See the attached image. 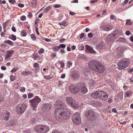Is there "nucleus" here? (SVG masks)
Masks as SVG:
<instances>
[{"label":"nucleus","instance_id":"c03bdc74","mask_svg":"<svg viewBox=\"0 0 133 133\" xmlns=\"http://www.w3.org/2000/svg\"><path fill=\"white\" fill-rule=\"evenodd\" d=\"M20 19L24 21L26 19V17L25 16H22L21 17Z\"/></svg>","mask_w":133,"mask_h":133},{"label":"nucleus","instance_id":"20e7f679","mask_svg":"<svg viewBox=\"0 0 133 133\" xmlns=\"http://www.w3.org/2000/svg\"><path fill=\"white\" fill-rule=\"evenodd\" d=\"M41 101V99L38 96H36L33 99L30 100L29 102L31 104V106L34 109H35L37 107L38 104Z\"/></svg>","mask_w":133,"mask_h":133},{"label":"nucleus","instance_id":"0eeeda50","mask_svg":"<svg viewBox=\"0 0 133 133\" xmlns=\"http://www.w3.org/2000/svg\"><path fill=\"white\" fill-rule=\"evenodd\" d=\"M79 83L77 85L71 84L69 88V90L72 93L75 94L78 93L79 91Z\"/></svg>","mask_w":133,"mask_h":133},{"label":"nucleus","instance_id":"f3484780","mask_svg":"<svg viewBox=\"0 0 133 133\" xmlns=\"http://www.w3.org/2000/svg\"><path fill=\"white\" fill-rule=\"evenodd\" d=\"M74 99L70 97H67L65 98V101L66 103L70 106Z\"/></svg>","mask_w":133,"mask_h":133},{"label":"nucleus","instance_id":"a878e982","mask_svg":"<svg viewBox=\"0 0 133 133\" xmlns=\"http://www.w3.org/2000/svg\"><path fill=\"white\" fill-rule=\"evenodd\" d=\"M31 74V72L29 71H25L21 73V74L22 75H23L24 76H26L27 75L29 74Z\"/></svg>","mask_w":133,"mask_h":133},{"label":"nucleus","instance_id":"f8f14e48","mask_svg":"<svg viewBox=\"0 0 133 133\" xmlns=\"http://www.w3.org/2000/svg\"><path fill=\"white\" fill-rule=\"evenodd\" d=\"M115 35L113 34H110L107 37V40L108 42H111L114 41Z\"/></svg>","mask_w":133,"mask_h":133},{"label":"nucleus","instance_id":"4be33fe9","mask_svg":"<svg viewBox=\"0 0 133 133\" xmlns=\"http://www.w3.org/2000/svg\"><path fill=\"white\" fill-rule=\"evenodd\" d=\"M71 76L74 79H76L78 77V73L75 71H73L71 74Z\"/></svg>","mask_w":133,"mask_h":133},{"label":"nucleus","instance_id":"8fccbe9b","mask_svg":"<svg viewBox=\"0 0 133 133\" xmlns=\"http://www.w3.org/2000/svg\"><path fill=\"white\" fill-rule=\"evenodd\" d=\"M36 28V33L38 35H39V33L38 31V28L37 27H35Z\"/></svg>","mask_w":133,"mask_h":133},{"label":"nucleus","instance_id":"c85d7f7f","mask_svg":"<svg viewBox=\"0 0 133 133\" xmlns=\"http://www.w3.org/2000/svg\"><path fill=\"white\" fill-rule=\"evenodd\" d=\"M132 24V22H131L129 19H127L126 21L125 24L126 25H131Z\"/></svg>","mask_w":133,"mask_h":133},{"label":"nucleus","instance_id":"49530a36","mask_svg":"<svg viewBox=\"0 0 133 133\" xmlns=\"http://www.w3.org/2000/svg\"><path fill=\"white\" fill-rule=\"evenodd\" d=\"M116 17L113 15H111L110 16V18L112 19L115 20L116 19Z\"/></svg>","mask_w":133,"mask_h":133},{"label":"nucleus","instance_id":"a18cd8bd","mask_svg":"<svg viewBox=\"0 0 133 133\" xmlns=\"http://www.w3.org/2000/svg\"><path fill=\"white\" fill-rule=\"evenodd\" d=\"M88 36L89 38H91L93 37V35L92 33L90 32L88 34Z\"/></svg>","mask_w":133,"mask_h":133},{"label":"nucleus","instance_id":"c9c22d12","mask_svg":"<svg viewBox=\"0 0 133 133\" xmlns=\"http://www.w3.org/2000/svg\"><path fill=\"white\" fill-rule=\"evenodd\" d=\"M31 3L33 6H35L37 4L36 0H32Z\"/></svg>","mask_w":133,"mask_h":133},{"label":"nucleus","instance_id":"7c9ffc66","mask_svg":"<svg viewBox=\"0 0 133 133\" xmlns=\"http://www.w3.org/2000/svg\"><path fill=\"white\" fill-rule=\"evenodd\" d=\"M11 37V38H11L14 41L16 39V36L15 35H12L11 36H10L9 37Z\"/></svg>","mask_w":133,"mask_h":133},{"label":"nucleus","instance_id":"bf43d9fd","mask_svg":"<svg viewBox=\"0 0 133 133\" xmlns=\"http://www.w3.org/2000/svg\"><path fill=\"white\" fill-rule=\"evenodd\" d=\"M1 68L2 70H5L6 69V67L4 66H2L1 67Z\"/></svg>","mask_w":133,"mask_h":133},{"label":"nucleus","instance_id":"72a5a7b5","mask_svg":"<svg viewBox=\"0 0 133 133\" xmlns=\"http://www.w3.org/2000/svg\"><path fill=\"white\" fill-rule=\"evenodd\" d=\"M38 56L37 54H34L32 56V58L35 59H36L38 57Z\"/></svg>","mask_w":133,"mask_h":133},{"label":"nucleus","instance_id":"39448f33","mask_svg":"<svg viewBox=\"0 0 133 133\" xmlns=\"http://www.w3.org/2000/svg\"><path fill=\"white\" fill-rule=\"evenodd\" d=\"M85 116L88 117V118L91 120H95L97 118L96 114L92 110H88L85 112Z\"/></svg>","mask_w":133,"mask_h":133},{"label":"nucleus","instance_id":"1a4fd4ad","mask_svg":"<svg viewBox=\"0 0 133 133\" xmlns=\"http://www.w3.org/2000/svg\"><path fill=\"white\" fill-rule=\"evenodd\" d=\"M102 91L100 90L98 91L92 93L91 95V98L95 99L100 100Z\"/></svg>","mask_w":133,"mask_h":133},{"label":"nucleus","instance_id":"58836bf2","mask_svg":"<svg viewBox=\"0 0 133 133\" xmlns=\"http://www.w3.org/2000/svg\"><path fill=\"white\" fill-rule=\"evenodd\" d=\"M22 33L24 36H26L27 35L26 32L24 30H23Z\"/></svg>","mask_w":133,"mask_h":133},{"label":"nucleus","instance_id":"9d476101","mask_svg":"<svg viewBox=\"0 0 133 133\" xmlns=\"http://www.w3.org/2000/svg\"><path fill=\"white\" fill-rule=\"evenodd\" d=\"M79 88L80 89L79 91L83 94L86 93L88 91L87 89L86 88L85 85L83 83H79Z\"/></svg>","mask_w":133,"mask_h":133},{"label":"nucleus","instance_id":"412c9836","mask_svg":"<svg viewBox=\"0 0 133 133\" xmlns=\"http://www.w3.org/2000/svg\"><path fill=\"white\" fill-rule=\"evenodd\" d=\"M41 124L38 125L36 126L34 128L35 131L38 132L42 133Z\"/></svg>","mask_w":133,"mask_h":133},{"label":"nucleus","instance_id":"6e6d98bb","mask_svg":"<svg viewBox=\"0 0 133 133\" xmlns=\"http://www.w3.org/2000/svg\"><path fill=\"white\" fill-rule=\"evenodd\" d=\"M23 133H31V132L30 131L26 130L23 131Z\"/></svg>","mask_w":133,"mask_h":133},{"label":"nucleus","instance_id":"6ab92c4d","mask_svg":"<svg viewBox=\"0 0 133 133\" xmlns=\"http://www.w3.org/2000/svg\"><path fill=\"white\" fill-rule=\"evenodd\" d=\"M42 133L45 132H48L49 130V128L47 126L41 124Z\"/></svg>","mask_w":133,"mask_h":133},{"label":"nucleus","instance_id":"393cba45","mask_svg":"<svg viewBox=\"0 0 133 133\" xmlns=\"http://www.w3.org/2000/svg\"><path fill=\"white\" fill-rule=\"evenodd\" d=\"M132 92L131 91L129 90L127 91L125 94V96L128 97L132 94Z\"/></svg>","mask_w":133,"mask_h":133},{"label":"nucleus","instance_id":"f704fd0d","mask_svg":"<svg viewBox=\"0 0 133 133\" xmlns=\"http://www.w3.org/2000/svg\"><path fill=\"white\" fill-rule=\"evenodd\" d=\"M60 49L59 46L55 47L53 49L54 51H57Z\"/></svg>","mask_w":133,"mask_h":133},{"label":"nucleus","instance_id":"a211bd4d","mask_svg":"<svg viewBox=\"0 0 133 133\" xmlns=\"http://www.w3.org/2000/svg\"><path fill=\"white\" fill-rule=\"evenodd\" d=\"M51 105L49 104H44L43 105V109L45 111L49 110L51 107Z\"/></svg>","mask_w":133,"mask_h":133},{"label":"nucleus","instance_id":"680f3d73","mask_svg":"<svg viewBox=\"0 0 133 133\" xmlns=\"http://www.w3.org/2000/svg\"><path fill=\"white\" fill-rule=\"evenodd\" d=\"M125 34L127 35L128 36L130 35V32L129 31H126Z\"/></svg>","mask_w":133,"mask_h":133},{"label":"nucleus","instance_id":"f257e3e1","mask_svg":"<svg viewBox=\"0 0 133 133\" xmlns=\"http://www.w3.org/2000/svg\"><path fill=\"white\" fill-rule=\"evenodd\" d=\"M64 105L62 102L59 101H56V103L54 104L55 108L54 115L57 119L63 120L66 119L71 114L70 110L68 108L63 109Z\"/></svg>","mask_w":133,"mask_h":133},{"label":"nucleus","instance_id":"603ef678","mask_svg":"<svg viewBox=\"0 0 133 133\" xmlns=\"http://www.w3.org/2000/svg\"><path fill=\"white\" fill-rule=\"evenodd\" d=\"M59 63L61 64V66L62 68H63L64 66V65L63 63H62L61 61H60Z\"/></svg>","mask_w":133,"mask_h":133},{"label":"nucleus","instance_id":"c756f323","mask_svg":"<svg viewBox=\"0 0 133 133\" xmlns=\"http://www.w3.org/2000/svg\"><path fill=\"white\" fill-rule=\"evenodd\" d=\"M97 47L98 48L101 50L103 49L104 48V46L102 44L98 45L97 46Z\"/></svg>","mask_w":133,"mask_h":133},{"label":"nucleus","instance_id":"e2e57ef3","mask_svg":"<svg viewBox=\"0 0 133 133\" xmlns=\"http://www.w3.org/2000/svg\"><path fill=\"white\" fill-rule=\"evenodd\" d=\"M44 40L46 42H50L51 41V40L50 39H48L46 38H44Z\"/></svg>","mask_w":133,"mask_h":133},{"label":"nucleus","instance_id":"cd10ccee","mask_svg":"<svg viewBox=\"0 0 133 133\" xmlns=\"http://www.w3.org/2000/svg\"><path fill=\"white\" fill-rule=\"evenodd\" d=\"M5 43L11 45H12L13 44L12 42L9 40L5 41Z\"/></svg>","mask_w":133,"mask_h":133},{"label":"nucleus","instance_id":"423d86ee","mask_svg":"<svg viewBox=\"0 0 133 133\" xmlns=\"http://www.w3.org/2000/svg\"><path fill=\"white\" fill-rule=\"evenodd\" d=\"M99 63V62L97 61H90L88 63V67L90 69L95 71L97 70L96 68L98 66Z\"/></svg>","mask_w":133,"mask_h":133},{"label":"nucleus","instance_id":"4468645a","mask_svg":"<svg viewBox=\"0 0 133 133\" xmlns=\"http://www.w3.org/2000/svg\"><path fill=\"white\" fill-rule=\"evenodd\" d=\"M85 51L86 52L88 53H91L95 54L96 52L94 51L93 49L90 46L86 45H85Z\"/></svg>","mask_w":133,"mask_h":133},{"label":"nucleus","instance_id":"052dcab7","mask_svg":"<svg viewBox=\"0 0 133 133\" xmlns=\"http://www.w3.org/2000/svg\"><path fill=\"white\" fill-rule=\"evenodd\" d=\"M40 70L39 68H38L37 69H36L35 70V71L36 72H38Z\"/></svg>","mask_w":133,"mask_h":133},{"label":"nucleus","instance_id":"3c124183","mask_svg":"<svg viewBox=\"0 0 133 133\" xmlns=\"http://www.w3.org/2000/svg\"><path fill=\"white\" fill-rule=\"evenodd\" d=\"M9 1L10 3L12 4H14L15 2V0H9Z\"/></svg>","mask_w":133,"mask_h":133},{"label":"nucleus","instance_id":"5701e85b","mask_svg":"<svg viewBox=\"0 0 133 133\" xmlns=\"http://www.w3.org/2000/svg\"><path fill=\"white\" fill-rule=\"evenodd\" d=\"M58 24L59 25H63L64 27L68 25V23L67 22L65 21L62 22L61 23L59 22Z\"/></svg>","mask_w":133,"mask_h":133},{"label":"nucleus","instance_id":"13d9d810","mask_svg":"<svg viewBox=\"0 0 133 133\" xmlns=\"http://www.w3.org/2000/svg\"><path fill=\"white\" fill-rule=\"evenodd\" d=\"M18 6L19 7L22 8L24 7V5L20 3L18 4Z\"/></svg>","mask_w":133,"mask_h":133},{"label":"nucleus","instance_id":"4c0bfd02","mask_svg":"<svg viewBox=\"0 0 133 133\" xmlns=\"http://www.w3.org/2000/svg\"><path fill=\"white\" fill-rule=\"evenodd\" d=\"M31 37L32 39L34 41H35L36 39V38L34 35V34H31Z\"/></svg>","mask_w":133,"mask_h":133},{"label":"nucleus","instance_id":"37998d69","mask_svg":"<svg viewBox=\"0 0 133 133\" xmlns=\"http://www.w3.org/2000/svg\"><path fill=\"white\" fill-rule=\"evenodd\" d=\"M20 90L21 92H24L25 91V88L24 87H22L20 88Z\"/></svg>","mask_w":133,"mask_h":133},{"label":"nucleus","instance_id":"aec40b11","mask_svg":"<svg viewBox=\"0 0 133 133\" xmlns=\"http://www.w3.org/2000/svg\"><path fill=\"white\" fill-rule=\"evenodd\" d=\"M79 105L78 103L76 102L75 99H74L71 104L70 107L74 108H77L79 107Z\"/></svg>","mask_w":133,"mask_h":133},{"label":"nucleus","instance_id":"2f4dec72","mask_svg":"<svg viewBox=\"0 0 133 133\" xmlns=\"http://www.w3.org/2000/svg\"><path fill=\"white\" fill-rule=\"evenodd\" d=\"M10 80L12 81H14L15 79V77L12 75H10Z\"/></svg>","mask_w":133,"mask_h":133},{"label":"nucleus","instance_id":"473e14b6","mask_svg":"<svg viewBox=\"0 0 133 133\" xmlns=\"http://www.w3.org/2000/svg\"><path fill=\"white\" fill-rule=\"evenodd\" d=\"M125 39L124 38H121L119 39L117 41L118 42H125Z\"/></svg>","mask_w":133,"mask_h":133},{"label":"nucleus","instance_id":"4d7b16f0","mask_svg":"<svg viewBox=\"0 0 133 133\" xmlns=\"http://www.w3.org/2000/svg\"><path fill=\"white\" fill-rule=\"evenodd\" d=\"M84 33H82V34L80 36V39H82L84 37Z\"/></svg>","mask_w":133,"mask_h":133},{"label":"nucleus","instance_id":"b1692460","mask_svg":"<svg viewBox=\"0 0 133 133\" xmlns=\"http://www.w3.org/2000/svg\"><path fill=\"white\" fill-rule=\"evenodd\" d=\"M51 8L52 7L51 6H48L44 9L43 11L44 12L47 13L51 9Z\"/></svg>","mask_w":133,"mask_h":133},{"label":"nucleus","instance_id":"0e129e2a","mask_svg":"<svg viewBox=\"0 0 133 133\" xmlns=\"http://www.w3.org/2000/svg\"><path fill=\"white\" fill-rule=\"evenodd\" d=\"M79 49L81 50H83L84 49V46L83 45H81L79 47Z\"/></svg>","mask_w":133,"mask_h":133},{"label":"nucleus","instance_id":"dca6fc26","mask_svg":"<svg viewBox=\"0 0 133 133\" xmlns=\"http://www.w3.org/2000/svg\"><path fill=\"white\" fill-rule=\"evenodd\" d=\"M108 97L107 94L106 92L102 91L100 100L102 101H105L107 99Z\"/></svg>","mask_w":133,"mask_h":133},{"label":"nucleus","instance_id":"a19ab883","mask_svg":"<svg viewBox=\"0 0 133 133\" xmlns=\"http://www.w3.org/2000/svg\"><path fill=\"white\" fill-rule=\"evenodd\" d=\"M52 133H62L59 130H53Z\"/></svg>","mask_w":133,"mask_h":133},{"label":"nucleus","instance_id":"6e6552de","mask_svg":"<svg viewBox=\"0 0 133 133\" xmlns=\"http://www.w3.org/2000/svg\"><path fill=\"white\" fill-rule=\"evenodd\" d=\"M27 108V105L24 104H19L16 107V111L18 114L23 113Z\"/></svg>","mask_w":133,"mask_h":133},{"label":"nucleus","instance_id":"864d4df0","mask_svg":"<svg viewBox=\"0 0 133 133\" xmlns=\"http://www.w3.org/2000/svg\"><path fill=\"white\" fill-rule=\"evenodd\" d=\"M128 0H125L123 3V5H125L127 4L128 2Z\"/></svg>","mask_w":133,"mask_h":133},{"label":"nucleus","instance_id":"ddd939ff","mask_svg":"<svg viewBox=\"0 0 133 133\" xmlns=\"http://www.w3.org/2000/svg\"><path fill=\"white\" fill-rule=\"evenodd\" d=\"M101 27L103 30L106 31H108L111 29L110 25L108 24H104L102 25Z\"/></svg>","mask_w":133,"mask_h":133},{"label":"nucleus","instance_id":"ea45409f","mask_svg":"<svg viewBox=\"0 0 133 133\" xmlns=\"http://www.w3.org/2000/svg\"><path fill=\"white\" fill-rule=\"evenodd\" d=\"M59 47L60 48V49L61 48H65L66 47V45L63 44H59Z\"/></svg>","mask_w":133,"mask_h":133},{"label":"nucleus","instance_id":"09e8293b","mask_svg":"<svg viewBox=\"0 0 133 133\" xmlns=\"http://www.w3.org/2000/svg\"><path fill=\"white\" fill-rule=\"evenodd\" d=\"M33 66L34 68H36L38 66L39 64L37 63H35L34 64Z\"/></svg>","mask_w":133,"mask_h":133},{"label":"nucleus","instance_id":"bb28decb","mask_svg":"<svg viewBox=\"0 0 133 133\" xmlns=\"http://www.w3.org/2000/svg\"><path fill=\"white\" fill-rule=\"evenodd\" d=\"M19 69L18 67H15L12 70H11V72H16Z\"/></svg>","mask_w":133,"mask_h":133},{"label":"nucleus","instance_id":"9b49d317","mask_svg":"<svg viewBox=\"0 0 133 133\" xmlns=\"http://www.w3.org/2000/svg\"><path fill=\"white\" fill-rule=\"evenodd\" d=\"M96 69L97 70H96L95 71L98 72L100 73L103 72L105 70L104 66L100 62L97 68Z\"/></svg>","mask_w":133,"mask_h":133},{"label":"nucleus","instance_id":"79ce46f5","mask_svg":"<svg viewBox=\"0 0 133 133\" xmlns=\"http://www.w3.org/2000/svg\"><path fill=\"white\" fill-rule=\"evenodd\" d=\"M8 22V21H6L3 24V28H5L6 27L7 25V23Z\"/></svg>","mask_w":133,"mask_h":133},{"label":"nucleus","instance_id":"de8ad7c7","mask_svg":"<svg viewBox=\"0 0 133 133\" xmlns=\"http://www.w3.org/2000/svg\"><path fill=\"white\" fill-rule=\"evenodd\" d=\"M38 52L39 54H42L44 52V49L43 48L41 49L38 51Z\"/></svg>","mask_w":133,"mask_h":133},{"label":"nucleus","instance_id":"5fc2aeb1","mask_svg":"<svg viewBox=\"0 0 133 133\" xmlns=\"http://www.w3.org/2000/svg\"><path fill=\"white\" fill-rule=\"evenodd\" d=\"M61 6V5H60L58 4H56L55 5L54 7L55 8H59Z\"/></svg>","mask_w":133,"mask_h":133},{"label":"nucleus","instance_id":"338daca9","mask_svg":"<svg viewBox=\"0 0 133 133\" xmlns=\"http://www.w3.org/2000/svg\"><path fill=\"white\" fill-rule=\"evenodd\" d=\"M32 13H29L28 15V16L29 18H31L32 17Z\"/></svg>","mask_w":133,"mask_h":133},{"label":"nucleus","instance_id":"e433bc0d","mask_svg":"<svg viewBox=\"0 0 133 133\" xmlns=\"http://www.w3.org/2000/svg\"><path fill=\"white\" fill-rule=\"evenodd\" d=\"M33 94L32 93H29L28 95V98L29 99L31 98V97H33Z\"/></svg>","mask_w":133,"mask_h":133},{"label":"nucleus","instance_id":"2eb2a0df","mask_svg":"<svg viewBox=\"0 0 133 133\" xmlns=\"http://www.w3.org/2000/svg\"><path fill=\"white\" fill-rule=\"evenodd\" d=\"M14 53L13 50H8L6 52V55L5 56V59H7L10 58L13 55Z\"/></svg>","mask_w":133,"mask_h":133},{"label":"nucleus","instance_id":"69168bd1","mask_svg":"<svg viewBox=\"0 0 133 133\" xmlns=\"http://www.w3.org/2000/svg\"><path fill=\"white\" fill-rule=\"evenodd\" d=\"M44 78L46 79H50L49 76H44Z\"/></svg>","mask_w":133,"mask_h":133},{"label":"nucleus","instance_id":"774afa93","mask_svg":"<svg viewBox=\"0 0 133 133\" xmlns=\"http://www.w3.org/2000/svg\"><path fill=\"white\" fill-rule=\"evenodd\" d=\"M12 30L14 32H15L16 31L15 28L14 27H12L11 28Z\"/></svg>","mask_w":133,"mask_h":133},{"label":"nucleus","instance_id":"7ed1b4c3","mask_svg":"<svg viewBox=\"0 0 133 133\" xmlns=\"http://www.w3.org/2000/svg\"><path fill=\"white\" fill-rule=\"evenodd\" d=\"M73 123L76 125L80 124L81 122V118L80 114L78 112L74 113L72 117Z\"/></svg>","mask_w":133,"mask_h":133},{"label":"nucleus","instance_id":"f03ea898","mask_svg":"<svg viewBox=\"0 0 133 133\" xmlns=\"http://www.w3.org/2000/svg\"><path fill=\"white\" fill-rule=\"evenodd\" d=\"M130 64V61L129 59L127 58L122 59L118 63V69L119 70L123 69L128 67Z\"/></svg>","mask_w":133,"mask_h":133}]
</instances>
